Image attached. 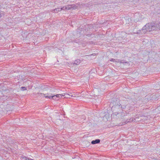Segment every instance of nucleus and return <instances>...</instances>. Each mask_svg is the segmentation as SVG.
Segmentation results:
<instances>
[{
    "label": "nucleus",
    "mask_w": 160,
    "mask_h": 160,
    "mask_svg": "<svg viewBox=\"0 0 160 160\" xmlns=\"http://www.w3.org/2000/svg\"><path fill=\"white\" fill-rule=\"evenodd\" d=\"M155 30H157L158 29H160V22L158 23H154Z\"/></svg>",
    "instance_id": "3"
},
{
    "label": "nucleus",
    "mask_w": 160,
    "mask_h": 160,
    "mask_svg": "<svg viewBox=\"0 0 160 160\" xmlns=\"http://www.w3.org/2000/svg\"><path fill=\"white\" fill-rule=\"evenodd\" d=\"M61 10H67V7L66 6V5L63 7L62 8H61Z\"/></svg>",
    "instance_id": "14"
},
{
    "label": "nucleus",
    "mask_w": 160,
    "mask_h": 160,
    "mask_svg": "<svg viewBox=\"0 0 160 160\" xmlns=\"http://www.w3.org/2000/svg\"><path fill=\"white\" fill-rule=\"evenodd\" d=\"M146 33V30L145 29H143L142 30V28L140 30H139L136 33L138 34H144Z\"/></svg>",
    "instance_id": "4"
},
{
    "label": "nucleus",
    "mask_w": 160,
    "mask_h": 160,
    "mask_svg": "<svg viewBox=\"0 0 160 160\" xmlns=\"http://www.w3.org/2000/svg\"><path fill=\"white\" fill-rule=\"evenodd\" d=\"M115 59H111V60H110V61H113V62H114V61H115Z\"/></svg>",
    "instance_id": "16"
},
{
    "label": "nucleus",
    "mask_w": 160,
    "mask_h": 160,
    "mask_svg": "<svg viewBox=\"0 0 160 160\" xmlns=\"http://www.w3.org/2000/svg\"><path fill=\"white\" fill-rule=\"evenodd\" d=\"M63 94H65V95L64 96H65V98H70V97L71 96V95H70L69 94H67L66 93H63Z\"/></svg>",
    "instance_id": "12"
},
{
    "label": "nucleus",
    "mask_w": 160,
    "mask_h": 160,
    "mask_svg": "<svg viewBox=\"0 0 160 160\" xmlns=\"http://www.w3.org/2000/svg\"><path fill=\"white\" fill-rule=\"evenodd\" d=\"M137 118H132L130 119L127 122H133V121L134 122L138 121H139L138 120H136V119Z\"/></svg>",
    "instance_id": "6"
},
{
    "label": "nucleus",
    "mask_w": 160,
    "mask_h": 160,
    "mask_svg": "<svg viewBox=\"0 0 160 160\" xmlns=\"http://www.w3.org/2000/svg\"><path fill=\"white\" fill-rule=\"evenodd\" d=\"M145 29L146 32L147 31L150 32L152 30H155L154 22L147 24L142 28V30Z\"/></svg>",
    "instance_id": "1"
},
{
    "label": "nucleus",
    "mask_w": 160,
    "mask_h": 160,
    "mask_svg": "<svg viewBox=\"0 0 160 160\" xmlns=\"http://www.w3.org/2000/svg\"><path fill=\"white\" fill-rule=\"evenodd\" d=\"M28 160H34L33 159H29Z\"/></svg>",
    "instance_id": "18"
},
{
    "label": "nucleus",
    "mask_w": 160,
    "mask_h": 160,
    "mask_svg": "<svg viewBox=\"0 0 160 160\" xmlns=\"http://www.w3.org/2000/svg\"><path fill=\"white\" fill-rule=\"evenodd\" d=\"M61 11V8H56L55 9H54L53 10V11H54L53 12L55 13H57L58 12L60 11Z\"/></svg>",
    "instance_id": "8"
},
{
    "label": "nucleus",
    "mask_w": 160,
    "mask_h": 160,
    "mask_svg": "<svg viewBox=\"0 0 160 160\" xmlns=\"http://www.w3.org/2000/svg\"><path fill=\"white\" fill-rule=\"evenodd\" d=\"M67 7V10H69L71 9V4H68L66 5Z\"/></svg>",
    "instance_id": "11"
},
{
    "label": "nucleus",
    "mask_w": 160,
    "mask_h": 160,
    "mask_svg": "<svg viewBox=\"0 0 160 160\" xmlns=\"http://www.w3.org/2000/svg\"><path fill=\"white\" fill-rule=\"evenodd\" d=\"M71 97H74V96H73L72 95H71Z\"/></svg>",
    "instance_id": "19"
},
{
    "label": "nucleus",
    "mask_w": 160,
    "mask_h": 160,
    "mask_svg": "<svg viewBox=\"0 0 160 160\" xmlns=\"http://www.w3.org/2000/svg\"><path fill=\"white\" fill-rule=\"evenodd\" d=\"M22 160H28L29 159V158H27V157L25 156H22Z\"/></svg>",
    "instance_id": "13"
},
{
    "label": "nucleus",
    "mask_w": 160,
    "mask_h": 160,
    "mask_svg": "<svg viewBox=\"0 0 160 160\" xmlns=\"http://www.w3.org/2000/svg\"><path fill=\"white\" fill-rule=\"evenodd\" d=\"M80 62V60L79 59H78L76 60L74 62V64H76V65H78Z\"/></svg>",
    "instance_id": "9"
},
{
    "label": "nucleus",
    "mask_w": 160,
    "mask_h": 160,
    "mask_svg": "<svg viewBox=\"0 0 160 160\" xmlns=\"http://www.w3.org/2000/svg\"><path fill=\"white\" fill-rule=\"evenodd\" d=\"M65 94H57L56 95V97H57V98H59V97H62V96H65Z\"/></svg>",
    "instance_id": "10"
},
{
    "label": "nucleus",
    "mask_w": 160,
    "mask_h": 160,
    "mask_svg": "<svg viewBox=\"0 0 160 160\" xmlns=\"http://www.w3.org/2000/svg\"><path fill=\"white\" fill-rule=\"evenodd\" d=\"M100 140L99 139H96L95 140H93L91 142V143L92 144H94L97 143H98L100 142Z\"/></svg>",
    "instance_id": "5"
},
{
    "label": "nucleus",
    "mask_w": 160,
    "mask_h": 160,
    "mask_svg": "<svg viewBox=\"0 0 160 160\" xmlns=\"http://www.w3.org/2000/svg\"><path fill=\"white\" fill-rule=\"evenodd\" d=\"M44 96V97L46 98H49V99H51V98H52V99L54 100H57V97H56V95H52V94L51 95H49V94H43Z\"/></svg>",
    "instance_id": "2"
},
{
    "label": "nucleus",
    "mask_w": 160,
    "mask_h": 160,
    "mask_svg": "<svg viewBox=\"0 0 160 160\" xmlns=\"http://www.w3.org/2000/svg\"><path fill=\"white\" fill-rule=\"evenodd\" d=\"M120 60H118V62H120Z\"/></svg>",
    "instance_id": "20"
},
{
    "label": "nucleus",
    "mask_w": 160,
    "mask_h": 160,
    "mask_svg": "<svg viewBox=\"0 0 160 160\" xmlns=\"http://www.w3.org/2000/svg\"><path fill=\"white\" fill-rule=\"evenodd\" d=\"M21 90L24 91L27 89V88L24 87H21Z\"/></svg>",
    "instance_id": "15"
},
{
    "label": "nucleus",
    "mask_w": 160,
    "mask_h": 160,
    "mask_svg": "<svg viewBox=\"0 0 160 160\" xmlns=\"http://www.w3.org/2000/svg\"><path fill=\"white\" fill-rule=\"evenodd\" d=\"M2 14L0 13V18L2 17Z\"/></svg>",
    "instance_id": "17"
},
{
    "label": "nucleus",
    "mask_w": 160,
    "mask_h": 160,
    "mask_svg": "<svg viewBox=\"0 0 160 160\" xmlns=\"http://www.w3.org/2000/svg\"><path fill=\"white\" fill-rule=\"evenodd\" d=\"M71 9L72 10L75 9L77 8L78 6L74 4H71Z\"/></svg>",
    "instance_id": "7"
}]
</instances>
